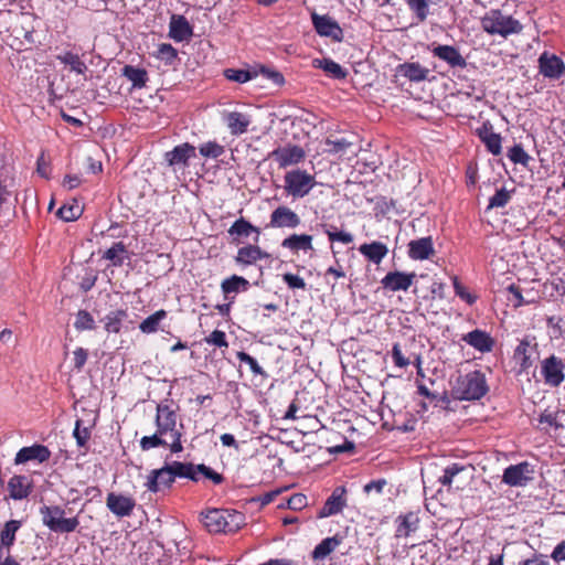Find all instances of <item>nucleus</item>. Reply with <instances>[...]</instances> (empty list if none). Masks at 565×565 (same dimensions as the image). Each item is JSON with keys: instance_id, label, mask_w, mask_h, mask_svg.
I'll return each instance as SVG.
<instances>
[{"instance_id": "nucleus-56", "label": "nucleus", "mask_w": 565, "mask_h": 565, "mask_svg": "<svg viewBox=\"0 0 565 565\" xmlns=\"http://www.w3.org/2000/svg\"><path fill=\"white\" fill-rule=\"evenodd\" d=\"M282 280L286 282V285L290 289H302L305 290L307 287V284L305 279L298 275L286 273L282 275Z\"/></svg>"}, {"instance_id": "nucleus-16", "label": "nucleus", "mask_w": 565, "mask_h": 565, "mask_svg": "<svg viewBox=\"0 0 565 565\" xmlns=\"http://www.w3.org/2000/svg\"><path fill=\"white\" fill-rule=\"evenodd\" d=\"M106 505L116 516L124 518L132 513L136 501L131 497L110 492L106 498Z\"/></svg>"}, {"instance_id": "nucleus-20", "label": "nucleus", "mask_w": 565, "mask_h": 565, "mask_svg": "<svg viewBox=\"0 0 565 565\" xmlns=\"http://www.w3.org/2000/svg\"><path fill=\"white\" fill-rule=\"evenodd\" d=\"M462 341L481 353H488L493 350L494 339L486 331L475 329L462 337Z\"/></svg>"}, {"instance_id": "nucleus-8", "label": "nucleus", "mask_w": 565, "mask_h": 565, "mask_svg": "<svg viewBox=\"0 0 565 565\" xmlns=\"http://www.w3.org/2000/svg\"><path fill=\"white\" fill-rule=\"evenodd\" d=\"M564 363L556 355H551L541 362V374L546 385L558 387L565 380Z\"/></svg>"}, {"instance_id": "nucleus-39", "label": "nucleus", "mask_w": 565, "mask_h": 565, "mask_svg": "<svg viewBox=\"0 0 565 565\" xmlns=\"http://www.w3.org/2000/svg\"><path fill=\"white\" fill-rule=\"evenodd\" d=\"M56 58L64 65H68L71 71L75 72L76 74L84 75L87 71L85 62L79 57L78 54L73 52L67 51L57 55Z\"/></svg>"}, {"instance_id": "nucleus-49", "label": "nucleus", "mask_w": 565, "mask_h": 565, "mask_svg": "<svg viewBox=\"0 0 565 565\" xmlns=\"http://www.w3.org/2000/svg\"><path fill=\"white\" fill-rule=\"evenodd\" d=\"M224 76L228 81H233V82L243 84V83H246V82L253 79L256 76V73L245 71V70L227 68L224 71Z\"/></svg>"}, {"instance_id": "nucleus-63", "label": "nucleus", "mask_w": 565, "mask_h": 565, "mask_svg": "<svg viewBox=\"0 0 565 565\" xmlns=\"http://www.w3.org/2000/svg\"><path fill=\"white\" fill-rule=\"evenodd\" d=\"M539 423L546 424L550 427L554 426L557 428L558 427L557 414L553 413V412L545 411L544 413L541 414Z\"/></svg>"}, {"instance_id": "nucleus-17", "label": "nucleus", "mask_w": 565, "mask_h": 565, "mask_svg": "<svg viewBox=\"0 0 565 565\" xmlns=\"http://www.w3.org/2000/svg\"><path fill=\"white\" fill-rule=\"evenodd\" d=\"M270 255L263 250L257 243L248 244L239 247L236 256L234 257L235 263L241 267H248L255 265L262 259L269 258Z\"/></svg>"}, {"instance_id": "nucleus-29", "label": "nucleus", "mask_w": 565, "mask_h": 565, "mask_svg": "<svg viewBox=\"0 0 565 565\" xmlns=\"http://www.w3.org/2000/svg\"><path fill=\"white\" fill-rule=\"evenodd\" d=\"M227 233L233 237H248L252 233H255L254 243H258L260 230L244 217H239L231 225Z\"/></svg>"}, {"instance_id": "nucleus-34", "label": "nucleus", "mask_w": 565, "mask_h": 565, "mask_svg": "<svg viewBox=\"0 0 565 565\" xmlns=\"http://www.w3.org/2000/svg\"><path fill=\"white\" fill-rule=\"evenodd\" d=\"M121 74L131 82L132 86L136 88L145 87L148 82V73L145 68L125 65L121 70Z\"/></svg>"}, {"instance_id": "nucleus-22", "label": "nucleus", "mask_w": 565, "mask_h": 565, "mask_svg": "<svg viewBox=\"0 0 565 565\" xmlns=\"http://www.w3.org/2000/svg\"><path fill=\"white\" fill-rule=\"evenodd\" d=\"M429 70L422 66L418 62H406L398 64L395 68L396 77H404L409 82H423L427 79Z\"/></svg>"}, {"instance_id": "nucleus-44", "label": "nucleus", "mask_w": 565, "mask_h": 565, "mask_svg": "<svg viewBox=\"0 0 565 565\" xmlns=\"http://www.w3.org/2000/svg\"><path fill=\"white\" fill-rule=\"evenodd\" d=\"M408 9L414 13L418 22H424L429 14L428 0H404Z\"/></svg>"}, {"instance_id": "nucleus-24", "label": "nucleus", "mask_w": 565, "mask_h": 565, "mask_svg": "<svg viewBox=\"0 0 565 565\" xmlns=\"http://www.w3.org/2000/svg\"><path fill=\"white\" fill-rule=\"evenodd\" d=\"M193 30L184 15H172L170 21L169 35L174 41L182 42L192 36Z\"/></svg>"}, {"instance_id": "nucleus-33", "label": "nucleus", "mask_w": 565, "mask_h": 565, "mask_svg": "<svg viewBox=\"0 0 565 565\" xmlns=\"http://www.w3.org/2000/svg\"><path fill=\"white\" fill-rule=\"evenodd\" d=\"M249 288V281L242 276L232 275L228 278H225L221 282V290L225 298L231 294H236L239 291H246Z\"/></svg>"}, {"instance_id": "nucleus-38", "label": "nucleus", "mask_w": 565, "mask_h": 565, "mask_svg": "<svg viewBox=\"0 0 565 565\" xmlns=\"http://www.w3.org/2000/svg\"><path fill=\"white\" fill-rule=\"evenodd\" d=\"M341 544V537L338 535L327 537L322 540L313 550L312 552V558L323 559L329 554H331L339 545Z\"/></svg>"}, {"instance_id": "nucleus-31", "label": "nucleus", "mask_w": 565, "mask_h": 565, "mask_svg": "<svg viewBox=\"0 0 565 565\" xmlns=\"http://www.w3.org/2000/svg\"><path fill=\"white\" fill-rule=\"evenodd\" d=\"M418 518L415 513L408 512L406 514L399 515L396 519V532L395 536L397 539L399 537H407L411 535L412 532H415L418 527Z\"/></svg>"}, {"instance_id": "nucleus-52", "label": "nucleus", "mask_w": 565, "mask_h": 565, "mask_svg": "<svg viewBox=\"0 0 565 565\" xmlns=\"http://www.w3.org/2000/svg\"><path fill=\"white\" fill-rule=\"evenodd\" d=\"M452 286L456 296L466 301L468 305H473L477 301V296L471 295L468 289L460 282L457 276L452 277Z\"/></svg>"}, {"instance_id": "nucleus-12", "label": "nucleus", "mask_w": 565, "mask_h": 565, "mask_svg": "<svg viewBox=\"0 0 565 565\" xmlns=\"http://www.w3.org/2000/svg\"><path fill=\"white\" fill-rule=\"evenodd\" d=\"M533 479V469L527 461L512 465L504 470L502 481L510 487H523Z\"/></svg>"}, {"instance_id": "nucleus-45", "label": "nucleus", "mask_w": 565, "mask_h": 565, "mask_svg": "<svg viewBox=\"0 0 565 565\" xmlns=\"http://www.w3.org/2000/svg\"><path fill=\"white\" fill-rule=\"evenodd\" d=\"M507 156L510 159V161H512L514 164H521L525 168L529 166L531 161L530 154L524 150L521 143H516L513 147H511L508 150Z\"/></svg>"}, {"instance_id": "nucleus-15", "label": "nucleus", "mask_w": 565, "mask_h": 565, "mask_svg": "<svg viewBox=\"0 0 565 565\" xmlns=\"http://www.w3.org/2000/svg\"><path fill=\"white\" fill-rule=\"evenodd\" d=\"M225 515L237 518L239 520H243V515L238 512H230L227 510H218L214 509L209 511L204 515V525L210 532H225L227 531V527L230 526Z\"/></svg>"}, {"instance_id": "nucleus-28", "label": "nucleus", "mask_w": 565, "mask_h": 565, "mask_svg": "<svg viewBox=\"0 0 565 565\" xmlns=\"http://www.w3.org/2000/svg\"><path fill=\"white\" fill-rule=\"evenodd\" d=\"M8 490L12 499H25L31 492V481L25 476H13L8 482Z\"/></svg>"}, {"instance_id": "nucleus-14", "label": "nucleus", "mask_w": 565, "mask_h": 565, "mask_svg": "<svg viewBox=\"0 0 565 565\" xmlns=\"http://www.w3.org/2000/svg\"><path fill=\"white\" fill-rule=\"evenodd\" d=\"M476 134L484 145L486 149L493 156H500L502 152V137L493 131L492 124L487 120L476 129Z\"/></svg>"}, {"instance_id": "nucleus-47", "label": "nucleus", "mask_w": 565, "mask_h": 565, "mask_svg": "<svg viewBox=\"0 0 565 565\" xmlns=\"http://www.w3.org/2000/svg\"><path fill=\"white\" fill-rule=\"evenodd\" d=\"M169 443H170V440L166 436L160 435L157 429L153 435L145 436L140 440V445L143 450H148V449L156 448L159 446H168L169 447Z\"/></svg>"}, {"instance_id": "nucleus-30", "label": "nucleus", "mask_w": 565, "mask_h": 565, "mask_svg": "<svg viewBox=\"0 0 565 565\" xmlns=\"http://www.w3.org/2000/svg\"><path fill=\"white\" fill-rule=\"evenodd\" d=\"M128 317L127 309H117L108 312L102 321L104 322V329L107 333L118 334L121 331L122 322Z\"/></svg>"}, {"instance_id": "nucleus-59", "label": "nucleus", "mask_w": 565, "mask_h": 565, "mask_svg": "<svg viewBox=\"0 0 565 565\" xmlns=\"http://www.w3.org/2000/svg\"><path fill=\"white\" fill-rule=\"evenodd\" d=\"M260 73L263 74L264 77H266L267 79H270L277 86H281L285 84L284 75L278 71L262 66Z\"/></svg>"}, {"instance_id": "nucleus-6", "label": "nucleus", "mask_w": 565, "mask_h": 565, "mask_svg": "<svg viewBox=\"0 0 565 565\" xmlns=\"http://www.w3.org/2000/svg\"><path fill=\"white\" fill-rule=\"evenodd\" d=\"M284 183V189L288 195L300 199L308 195L315 188L316 179L306 170L294 169L286 172Z\"/></svg>"}, {"instance_id": "nucleus-51", "label": "nucleus", "mask_w": 565, "mask_h": 565, "mask_svg": "<svg viewBox=\"0 0 565 565\" xmlns=\"http://www.w3.org/2000/svg\"><path fill=\"white\" fill-rule=\"evenodd\" d=\"M236 358L237 360L241 362V363H245L249 366L250 371L253 372V374L255 375H262V376H267L266 372L264 371V369L258 364V362L256 361V359H254L252 355H249L248 353L244 352V351H238L236 353Z\"/></svg>"}, {"instance_id": "nucleus-35", "label": "nucleus", "mask_w": 565, "mask_h": 565, "mask_svg": "<svg viewBox=\"0 0 565 565\" xmlns=\"http://www.w3.org/2000/svg\"><path fill=\"white\" fill-rule=\"evenodd\" d=\"M51 451L50 449L40 444H34L30 447L21 448L17 454L14 459H50Z\"/></svg>"}, {"instance_id": "nucleus-10", "label": "nucleus", "mask_w": 565, "mask_h": 565, "mask_svg": "<svg viewBox=\"0 0 565 565\" xmlns=\"http://www.w3.org/2000/svg\"><path fill=\"white\" fill-rule=\"evenodd\" d=\"M300 216L286 205L277 206L271 213L266 227L271 228H296L300 225Z\"/></svg>"}, {"instance_id": "nucleus-21", "label": "nucleus", "mask_w": 565, "mask_h": 565, "mask_svg": "<svg viewBox=\"0 0 565 565\" xmlns=\"http://www.w3.org/2000/svg\"><path fill=\"white\" fill-rule=\"evenodd\" d=\"M408 257L414 260H424L435 254L434 242L430 236L413 239L408 243Z\"/></svg>"}, {"instance_id": "nucleus-37", "label": "nucleus", "mask_w": 565, "mask_h": 565, "mask_svg": "<svg viewBox=\"0 0 565 565\" xmlns=\"http://www.w3.org/2000/svg\"><path fill=\"white\" fill-rule=\"evenodd\" d=\"M313 66L323 70L335 79H344L348 75V72L331 58L315 60Z\"/></svg>"}, {"instance_id": "nucleus-48", "label": "nucleus", "mask_w": 565, "mask_h": 565, "mask_svg": "<svg viewBox=\"0 0 565 565\" xmlns=\"http://www.w3.org/2000/svg\"><path fill=\"white\" fill-rule=\"evenodd\" d=\"M511 193H512L511 191H508L504 188L497 190L494 195H492L489 199V205L487 209L491 210V209L504 207L510 202V200L512 198Z\"/></svg>"}, {"instance_id": "nucleus-55", "label": "nucleus", "mask_w": 565, "mask_h": 565, "mask_svg": "<svg viewBox=\"0 0 565 565\" xmlns=\"http://www.w3.org/2000/svg\"><path fill=\"white\" fill-rule=\"evenodd\" d=\"M178 55V51L169 43H162L158 49V56L168 64H171Z\"/></svg>"}, {"instance_id": "nucleus-54", "label": "nucleus", "mask_w": 565, "mask_h": 565, "mask_svg": "<svg viewBox=\"0 0 565 565\" xmlns=\"http://www.w3.org/2000/svg\"><path fill=\"white\" fill-rule=\"evenodd\" d=\"M204 341L207 344L214 345L216 348H227L228 347L226 334L224 331H221V330L212 331L210 335L204 338Z\"/></svg>"}, {"instance_id": "nucleus-41", "label": "nucleus", "mask_w": 565, "mask_h": 565, "mask_svg": "<svg viewBox=\"0 0 565 565\" xmlns=\"http://www.w3.org/2000/svg\"><path fill=\"white\" fill-rule=\"evenodd\" d=\"M19 527L20 522L15 520L8 521L4 524V527L1 530L0 533V547H2L3 551H9L8 548L13 544L15 540V533L19 530Z\"/></svg>"}, {"instance_id": "nucleus-9", "label": "nucleus", "mask_w": 565, "mask_h": 565, "mask_svg": "<svg viewBox=\"0 0 565 565\" xmlns=\"http://www.w3.org/2000/svg\"><path fill=\"white\" fill-rule=\"evenodd\" d=\"M311 20L316 32L320 36L330 38L334 42H342L343 30L335 20L329 15H319L316 12L311 14Z\"/></svg>"}, {"instance_id": "nucleus-27", "label": "nucleus", "mask_w": 565, "mask_h": 565, "mask_svg": "<svg viewBox=\"0 0 565 565\" xmlns=\"http://www.w3.org/2000/svg\"><path fill=\"white\" fill-rule=\"evenodd\" d=\"M312 241L309 234H291L281 242V246L297 254L300 250H313Z\"/></svg>"}, {"instance_id": "nucleus-40", "label": "nucleus", "mask_w": 565, "mask_h": 565, "mask_svg": "<svg viewBox=\"0 0 565 565\" xmlns=\"http://www.w3.org/2000/svg\"><path fill=\"white\" fill-rule=\"evenodd\" d=\"M167 311L164 309L157 310L149 317H147L139 324V329L142 333L150 334L159 330L160 322L167 318Z\"/></svg>"}, {"instance_id": "nucleus-5", "label": "nucleus", "mask_w": 565, "mask_h": 565, "mask_svg": "<svg viewBox=\"0 0 565 565\" xmlns=\"http://www.w3.org/2000/svg\"><path fill=\"white\" fill-rule=\"evenodd\" d=\"M40 514L43 524L54 533H71L79 525L76 516L65 518V511L60 505H43Z\"/></svg>"}, {"instance_id": "nucleus-19", "label": "nucleus", "mask_w": 565, "mask_h": 565, "mask_svg": "<svg viewBox=\"0 0 565 565\" xmlns=\"http://www.w3.org/2000/svg\"><path fill=\"white\" fill-rule=\"evenodd\" d=\"M345 493L347 489L343 486L337 487L319 511L318 518L322 519L340 513L347 505Z\"/></svg>"}, {"instance_id": "nucleus-42", "label": "nucleus", "mask_w": 565, "mask_h": 565, "mask_svg": "<svg viewBox=\"0 0 565 565\" xmlns=\"http://www.w3.org/2000/svg\"><path fill=\"white\" fill-rule=\"evenodd\" d=\"M321 230L328 236V239L331 243L340 242L342 244H350L353 242V235L349 232L338 231L334 225L330 224H320Z\"/></svg>"}, {"instance_id": "nucleus-18", "label": "nucleus", "mask_w": 565, "mask_h": 565, "mask_svg": "<svg viewBox=\"0 0 565 565\" xmlns=\"http://www.w3.org/2000/svg\"><path fill=\"white\" fill-rule=\"evenodd\" d=\"M431 53L435 57L446 62L452 68H465L467 65L466 58L456 46L441 44L434 45Z\"/></svg>"}, {"instance_id": "nucleus-60", "label": "nucleus", "mask_w": 565, "mask_h": 565, "mask_svg": "<svg viewBox=\"0 0 565 565\" xmlns=\"http://www.w3.org/2000/svg\"><path fill=\"white\" fill-rule=\"evenodd\" d=\"M392 358L394 364L401 369L409 365V360L404 356L401 345L398 343H395L392 348Z\"/></svg>"}, {"instance_id": "nucleus-46", "label": "nucleus", "mask_w": 565, "mask_h": 565, "mask_svg": "<svg viewBox=\"0 0 565 565\" xmlns=\"http://www.w3.org/2000/svg\"><path fill=\"white\" fill-rule=\"evenodd\" d=\"M90 428H92V425L84 426L83 419L76 420L75 427L73 430V436L76 439V443L79 447L86 446L87 441L89 440Z\"/></svg>"}, {"instance_id": "nucleus-43", "label": "nucleus", "mask_w": 565, "mask_h": 565, "mask_svg": "<svg viewBox=\"0 0 565 565\" xmlns=\"http://www.w3.org/2000/svg\"><path fill=\"white\" fill-rule=\"evenodd\" d=\"M74 328L79 332L92 331V330L96 329V322L94 320V317L90 315V312L82 309V310H78L76 313Z\"/></svg>"}, {"instance_id": "nucleus-58", "label": "nucleus", "mask_w": 565, "mask_h": 565, "mask_svg": "<svg viewBox=\"0 0 565 565\" xmlns=\"http://www.w3.org/2000/svg\"><path fill=\"white\" fill-rule=\"evenodd\" d=\"M87 358H88L87 350H85L83 348H77L76 350H74V352H73L74 369L78 372L82 371V369L84 367V365L87 361Z\"/></svg>"}, {"instance_id": "nucleus-64", "label": "nucleus", "mask_w": 565, "mask_h": 565, "mask_svg": "<svg viewBox=\"0 0 565 565\" xmlns=\"http://www.w3.org/2000/svg\"><path fill=\"white\" fill-rule=\"evenodd\" d=\"M551 557L556 562H565V540L559 542L553 550Z\"/></svg>"}, {"instance_id": "nucleus-50", "label": "nucleus", "mask_w": 565, "mask_h": 565, "mask_svg": "<svg viewBox=\"0 0 565 565\" xmlns=\"http://www.w3.org/2000/svg\"><path fill=\"white\" fill-rule=\"evenodd\" d=\"M199 151L202 157L214 159L221 157L225 152L224 147L216 141H209L203 143L199 148Z\"/></svg>"}, {"instance_id": "nucleus-23", "label": "nucleus", "mask_w": 565, "mask_h": 565, "mask_svg": "<svg viewBox=\"0 0 565 565\" xmlns=\"http://www.w3.org/2000/svg\"><path fill=\"white\" fill-rule=\"evenodd\" d=\"M195 154V148L184 142L166 152L164 159L170 167L186 166L188 160Z\"/></svg>"}, {"instance_id": "nucleus-26", "label": "nucleus", "mask_w": 565, "mask_h": 565, "mask_svg": "<svg viewBox=\"0 0 565 565\" xmlns=\"http://www.w3.org/2000/svg\"><path fill=\"white\" fill-rule=\"evenodd\" d=\"M224 120L226 122L230 132L233 136H239L245 134L248 130V126L250 124L249 116L239 113V111H230L224 116Z\"/></svg>"}, {"instance_id": "nucleus-62", "label": "nucleus", "mask_w": 565, "mask_h": 565, "mask_svg": "<svg viewBox=\"0 0 565 565\" xmlns=\"http://www.w3.org/2000/svg\"><path fill=\"white\" fill-rule=\"evenodd\" d=\"M327 145L331 147L330 151L338 153L345 151L351 146V142L344 138L334 140L328 139Z\"/></svg>"}, {"instance_id": "nucleus-2", "label": "nucleus", "mask_w": 565, "mask_h": 565, "mask_svg": "<svg viewBox=\"0 0 565 565\" xmlns=\"http://www.w3.org/2000/svg\"><path fill=\"white\" fill-rule=\"evenodd\" d=\"M489 392L484 373L480 370L457 376L451 385L450 394L459 401H477Z\"/></svg>"}, {"instance_id": "nucleus-7", "label": "nucleus", "mask_w": 565, "mask_h": 565, "mask_svg": "<svg viewBox=\"0 0 565 565\" xmlns=\"http://www.w3.org/2000/svg\"><path fill=\"white\" fill-rule=\"evenodd\" d=\"M268 157L274 159L280 169H285L301 163L306 159V151L301 146L288 143L274 149Z\"/></svg>"}, {"instance_id": "nucleus-4", "label": "nucleus", "mask_w": 565, "mask_h": 565, "mask_svg": "<svg viewBox=\"0 0 565 565\" xmlns=\"http://www.w3.org/2000/svg\"><path fill=\"white\" fill-rule=\"evenodd\" d=\"M481 26L488 34H499L508 38L522 31V24L511 15H504L500 10H490L482 19Z\"/></svg>"}, {"instance_id": "nucleus-36", "label": "nucleus", "mask_w": 565, "mask_h": 565, "mask_svg": "<svg viewBox=\"0 0 565 565\" xmlns=\"http://www.w3.org/2000/svg\"><path fill=\"white\" fill-rule=\"evenodd\" d=\"M127 254V247L124 242H116L104 253L103 258L109 260L113 266L120 267L125 259L128 258Z\"/></svg>"}, {"instance_id": "nucleus-32", "label": "nucleus", "mask_w": 565, "mask_h": 565, "mask_svg": "<svg viewBox=\"0 0 565 565\" xmlns=\"http://www.w3.org/2000/svg\"><path fill=\"white\" fill-rule=\"evenodd\" d=\"M530 343L527 340H522L514 350V360L519 365V373H527L533 366V360L529 352Z\"/></svg>"}, {"instance_id": "nucleus-13", "label": "nucleus", "mask_w": 565, "mask_h": 565, "mask_svg": "<svg viewBox=\"0 0 565 565\" xmlns=\"http://www.w3.org/2000/svg\"><path fill=\"white\" fill-rule=\"evenodd\" d=\"M539 70L544 77L557 79L565 75V64L561 57L543 52L539 57Z\"/></svg>"}, {"instance_id": "nucleus-3", "label": "nucleus", "mask_w": 565, "mask_h": 565, "mask_svg": "<svg viewBox=\"0 0 565 565\" xmlns=\"http://www.w3.org/2000/svg\"><path fill=\"white\" fill-rule=\"evenodd\" d=\"M177 476L196 481L192 462L183 463L181 461H174L173 466H166L161 469L152 470L148 478L147 487L152 492L160 491L162 488L170 487Z\"/></svg>"}, {"instance_id": "nucleus-11", "label": "nucleus", "mask_w": 565, "mask_h": 565, "mask_svg": "<svg viewBox=\"0 0 565 565\" xmlns=\"http://www.w3.org/2000/svg\"><path fill=\"white\" fill-rule=\"evenodd\" d=\"M416 273H405V271H388L382 279L381 285L385 290L391 292L397 291H407L409 287L413 285Z\"/></svg>"}, {"instance_id": "nucleus-1", "label": "nucleus", "mask_w": 565, "mask_h": 565, "mask_svg": "<svg viewBox=\"0 0 565 565\" xmlns=\"http://www.w3.org/2000/svg\"><path fill=\"white\" fill-rule=\"evenodd\" d=\"M179 405L171 399H164L157 405L156 428L160 435L166 436L170 443L171 452L178 454L183 450L181 443L183 425L179 423Z\"/></svg>"}, {"instance_id": "nucleus-53", "label": "nucleus", "mask_w": 565, "mask_h": 565, "mask_svg": "<svg viewBox=\"0 0 565 565\" xmlns=\"http://www.w3.org/2000/svg\"><path fill=\"white\" fill-rule=\"evenodd\" d=\"M79 207L74 205H63L57 211V216L65 222L75 221L79 217Z\"/></svg>"}, {"instance_id": "nucleus-25", "label": "nucleus", "mask_w": 565, "mask_h": 565, "mask_svg": "<svg viewBox=\"0 0 565 565\" xmlns=\"http://www.w3.org/2000/svg\"><path fill=\"white\" fill-rule=\"evenodd\" d=\"M359 252L371 263L379 265L388 254L387 246L379 241L360 245Z\"/></svg>"}, {"instance_id": "nucleus-61", "label": "nucleus", "mask_w": 565, "mask_h": 565, "mask_svg": "<svg viewBox=\"0 0 565 565\" xmlns=\"http://www.w3.org/2000/svg\"><path fill=\"white\" fill-rule=\"evenodd\" d=\"M307 505V497L302 493L292 494L287 502V507L291 510H301Z\"/></svg>"}, {"instance_id": "nucleus-57", "label": "nucleus", "mask_w": 565, "mask_h": 565, "mask_svg": "<svg viewBox=\"0 0 565 565\" xmlns=\"http://www.w3.org/2000/svg\"><path fill=\"white\" fill-rule=\"evenodd\" d=\"M463 469H465L463 466H459L458 463H452L450 467L445 469L444 475L439 478L440 483L444 486H450L455 476H457Z\"/></svg>"}]
</instances>
